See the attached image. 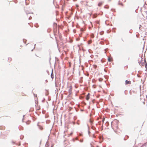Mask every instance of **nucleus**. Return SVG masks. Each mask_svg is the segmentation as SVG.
Segmentation results:
<instances>
[{"mask_svg": "<svg viewBox=\"0 0 147 147\" xmlns=\"http://www.w3.org/2000/svg\"><path fill=\"white\" fill-rule=\"evenodd\" d=\"M138 63L140 65L143 66L144 64L145 66H147V63L145 59H144L142 57L138 59Z\"/></svg>", "mask_w": 147, "mask_h": 147, "instance_id": "obj_1", "label": "nucleus"}, {"mask_svg": "<svg viewBox=\"0 0 147 147\" xmlns=\"http://www.w3.org/2000/svg\"><path fill=\"white\" fill-rule=\"evenodd\" d=\"M72 88L71 86L69 87V94H71L72 92Z\"/></svg>", "mask_w": 147, "mask_h": 147, "instance_id": "obj_2", "label": "nucleus"}, {"mask_svg": "<svg viewBox=\"0 0 147 147\" xmlns=\"http://www.w3.org/2000/svg\"><path fill=\"white\" fill-rule=\"evenodd\" d=\"M90 98V94L88 93V94L86 96V99L87 100H88Z\"/></svg>", "mask_w": 147, "mask_h": 147, "instance_id": "obj_3", "label": "nucleus"}, {"mask_svg": "<svg viewBox=\"0 0 147 147\" xmlns=\"http://www.w3.org/2000/svg\"><path fill=\"white\" fill-rule=\"evenodd\" d=\"M134 52V51L132 48H131L130 53L131 54H132Z\"/></svg>", "mask_w": 147, "mask_h": 147, "instance_id": "obj_4", "label": "nucleus"}, {"mask_svg": "<svg viewBox=\"0 0 147 147\" xmlns=\"http://www.w3.org/2000/svg\"><path fill=\"white\" fill-rule=\"evenodd\" d=\"M103 3L102 2H100L98 3V6H100L102 5Z\"/></svg>", "mask_w": 147, "mask_h": 147, "instance_id": "obj_5", "label": "nucleus"}, {"mask_svg": "<svg viewBox=\"0 0 147 147\" xmlns=\"http://www.w3.org/2000/svg\"><path fill=\"white\" fill-rule=\"evenodd\" d=\"M51 77L52 79H53L54 78V76H53V71H52V73L51 75Z\"/></svg>", "mask_w": 147, "mask_h": 147, "instance_id": "obj_6", "label": "nucleus"}, {"mask_svg": "<svg viewBox=\"0 0 147 147\" xmlns=\"http://www.w3.org/2000/svg\"><path fill=\"white\" fill-rule=\"evenodd\" d=\"M8 61L10 62L12 60V59L11 58H9L8 59Z\"/></svg>", "mask_w": 147, "mask_h": 147, "instance_id": "obj_7", "label": "nucleus"}, {"mask_svg": "<svg viewBox=\"0 0 147 147\" xmlns=\"http://www.w3.org/2000/svg\"><path fill=\"white\" fill-rule=\"evenodd\" d=\"M30 123V121H27L26 122V123L27 124H29Z\"/></svg>", "mask_w": 147, "mask_h": 147, "instance_id": "obj_8", "label": "nucleus"}, {"mask_svg": "<svg viewBox=\"0 0 147 147\" xmlns=\"http://www.w3.org/2000/svg\"><path fill=\"white\" fill-rule=\"evenodd\" d=\"M125 84H129V81L127 80H126L125 81Z\"/></svg>", "mask_w": 147, "mask_h": 147, "instance_id": "obj_9", "label": "nucleus"}, {"mask_svg": "<svg viewBox=\"0 0 147 147\" xmlns=\"http://www.w3.org/2000/svg\"><path fill=\"white\" fill-rule=\"evenodd\" d=\"M93 67H94V69H96V67H97V65H93Z\"/></svg>", "mask_w": 147, "mask_h": 147, "instance_id": "obj_10", "label": "nucleus"}, {"mask_svg": "<svg viewBox=\"0 0 147 147\" xmlns=\"http://www.w3.org/2000/svg\"><path fill=\"white\" fill-rule=\"evenodd\" d=\"M99 81L100 82H101L102 81V78H100L99 79Z\"/></svg>", "mask_w": 147, "mask_h": 147, "instance_id": "obj_11", "label": "nucleus"}, {"mask_svg": "<svg viewBox=\"0 0 147 147\" xmlns=\"http://www.w3.org/2000/svg\"><path fill=\"white\" fill-rule=\"evenodd\" d=\"M105 118L104 117H103V118H102V122L103 123L104 121H105Z\"/></svg>", "mask_w": 147, "mask_h": 147, "instance_id": "obj_12", "label": "nucleus"}, {"mask_svg": "<svg viewBox=\"0 0 147 147\" xmlns=\"http://www.w3.org/2000/svg\"><path fill=\"white\" fill-rule=\"evenodd\" d=\"M108 61H111V60L110 59V58H108Z\"/></svg>", "mask_w": 147, "mask_h": 147, "instance_id": "obj_13", "label": "nucleus"}, {"mask_svg": "<svg viewBox=\"0 0 147 147\" xmlns=\"http://www.w3.org/2000/svg\"><path fill=\"white\" fill-rule=\"evenodd\" d=\"M144 144L145 145H147V142L146 143H145Z\"/></svg>", "mask_w": 147, "mask_h": 147, "instance_id": "obj_14", "label": "nucleus"}, {"mask_svg": "<svg viewBox=\"0 0 147 147\" xmlns=\"http://www.w3.org/2000/svg\"><path fill=\"white\" fill-rule=\"evenodd\" d=\"M53 145H52L51 147H53Z\"/></svg>", "mask_w": 147, "mask_h": 147, "instance_id": "obj_15", "label": "nucleus"}, {"mask_svg": "<svg viewBox=\"0 0 147 147\" xmlns=\"http://www.w3.org/2000/svg\"><path fill=\"white\" fill-rule=\"evenodd\" d=\"M119 4V5H122V3L120 4Z\"/></svg>", "mask_w": 147, "mask_h": 147, "instance_id": "obj_16", "label": "nucleus"}, {"mask_svg": "<svg viewBox=\"0 0 147 147\" xmlns=\"http://www.w3.org/2000/svg\"><path fill=\"white\" fill-rule=\"evenodd\" d=\"M129 84H130V82L129 81Z\"/></svg>", "mask_w": 147, "mask_h": 147, "instance_id": "obj_17", "label": "nucleus"}, {"mask_svg": "<svg viewBox=\"0 0 147 147\" xmlns=\"http://www.w3.org/2000/svg\"><path fill=\"white\" fill-rule=\"evenodd\" d=\"M129 92H130V93H131V90Z\"/></svg>", "mask_w": 147, "mask_h": 147, "instance_id": "obj_18", "label": "nucleus"}, {"mask_svg": "<svg viewBox=\"0 0 147 147\" xmlns=\"http://www.w3.org/2000/svg\"><path fill=\"white\" fill-rule=\"evenodd\" d=\"M36 96H37V95H36Z\"/></svg>", "mask_w": 147, "mask_h": 147, "instance_id": "obj_19", "label": "nucleus"}, {"mask_svg": "<svg viewBox=\"0 0 147 147\" xmlns=\"http://www.w3.org/2000/svg\"><path fill=\"white\" fill-rule=\"evenodd\" d=\"M96 147H98V146H97Z\"/></svg>", "mask_w": 147, "mask_h": 147, "instance_id": "obj_20", "label": "nucleus"}]
</instances>
